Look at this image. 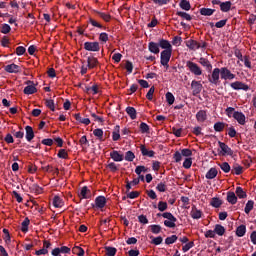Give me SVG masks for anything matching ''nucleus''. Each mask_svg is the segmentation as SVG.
Masks as SVG:
<instances>
[{"instance_id": "nucleus-1", "label": "nucleus", "mask_w": 256, "mask_h": 256, "mask_svg": "<svg viewBox=\"0 0 256 256\" xmlns=\"http://www.w3.org/2000/svg\"><path fill=\"white\" fill-rule=\"evenodd\" d=\"M98 64H99V61L97 60V58L93 56H89L86 62L85 61L82 62L81 75H85L88 69H95V66Z\"/></svg>"}, {"instance_id": "nucleus-2", "label": "nucleus", "mask_w": 256, "mask_h": 256, "mask_svg": "<svg viewBox=\"0 0 256 256\" xmlns=\"http://www.w3.org/2000/svg\"><path fill=\"white\" fill-rule=\"evenodd\" d=\"M171 55H173V50H163L160 54V63L165 67L166 71L169 69V61H171Z\"/></svg>"}, {"instance_id": "nucleus-3", "label": "nucleus", "mask_w": 256, "mask_h": 256, "mask_svg": "<svg viewBox=\"0 0 256 256\" xmlns=\"http://www.w3.org/2000/svg\"><path fill=\"white\" fill-rule=\"evenodd\" d=\"M162 217H164V219H167L164 221V225L166 227H169L170 229H173V227H175V223H177V218H175V216H173L171 212L163 213Z\"/></svg>"}, {"instance_id": "nucleus-4", "label": "nucleus", "mask_w": 256, "mask_h": 256, "mask_svg": "<svg viewBox=\"0 0 256 256\" xmlns=\"http://www.w3.org/2000/svg\"><path fill=\"white\" fill-rule=\"evenodd\" d=\"M186 67L192 72L193 75H196V77L203 75V70L195 62L187 61Z\"/></svg>"}, {"instance_id": "nucleus-5", "label": "nucleus", "mask_w": 256, "mask_h": 256, "mask_svg": "<svg viewBox=\"0 0 256 256\" xmlns=\"http://www.w3.org/2000/svg\"><path fill=\"white\" fill-rule=\"evenodd\" d=\"M220 77L221 79H224V81H231L235 79V74L231 73V70H229L227 67L220 68Z\"/></svg>"}, {"instance_id": "nucleus-6", "label": "nucleus", "mask_w": 256, "mask_h": 256, "mask_svg": "<svg viewBox=\"0 0 256 256\" xmlns=\"http://www.w3.org/2000/svg\"><path fill=\"white\" fill-rule=\"evenodd\" d=\"M192 95L197 96L203 91V84L200 81L193 80L191 82Z\"/></svg>"}, {"instance_id": "nucleus-7", "label": "nucleus", "mask_w": 256, "mask_h": 256, "mask_svg": "<svg viewBox=\"0 0 256 256\" xmlns=\"http://www.w3.org/2000/svg\"><path fill=\"white\" fill-rule=\"evenodd\" d=\"M219 76H221V69L215 68L212 71L211 77L208 78L209 83H212V85H217L219 83Z\"/></svg>"}, {"instance_id": "nucleus-8", "label": "nucleus", "mask_w": 256, "mask_h": 256, "mask_svg": "<svg viewBox=\"0 0 256 256\" xmlns=\"http://www.w3.org/2000/svg\"><path fill=\"white\" fill-rule=\"evenodd\" d=\"M84 49L86 51L97 52L101 49V47L99 46V42H85Z\"/></svg>"}, {"instance_id": "nucleus-9", "label": "nucleus", "mask_w": 256, "mask_h": 256, "mask_svg": "<svg viewBox=\"0 0 256 256\" xmlns=\"http://www.w3.org/2000/svg\"><path fill=\"white\" fill-rule=\"evenodd\" d=\"M230 87H232V89H235V91H249V86L243 82L240 81H236L230 84Z\"/></svg>"}, {"instance_id": "nucleus-10", "label": "nucleus", "mask_w": 256, "mask_h": 256, "mask_svg": "<svg viewBox=\"0 0 256 256\" xmlns=\"http://www.w3.org/2000/svg\"><path fill=\"white\" fill-rule=\"evenodd\" d=\"M186 46L188 49H192V51H197V49H201V47H205V43L199 44L195 40H189L186 42Z\"/></svg>"}, {"instance_id": "nucleus-11", "label": "nucleus", "mask_w": 256, "mask_h": 256, "mask_svg": "<svg viewBox=\"0 0 256 256\" xmlns=\"http://www.w3.org/2000/svg\"><path fill=\"white\" fill-rule=\"evenodd\" d=\"M233 117L235 120H237V123H239V125H245V123H247V118L242 112H234Z\"/></svg>"}, {"instance_id": "nucleus-12", "label": "nucleus", "mask_w": 256, "mask_h": 256, "mask_svg": "<svg viewBox=\"0 0 256 256\" xmlns=\"http://www.w3.org/2000/svg\"><path fill=\"white\" fill-rule=\"evenodd\" d=\"M4 69L7 73H21V66L14 63L10 65H6Z\"/></svg>"}, {"instance_id": "nucleus-13", "label": "nucleus", "mask_w": 256, "mask_h": 256, "mask_svg": "<svg viewBox=\"0 0 256 256\" xmlns=\"http://www.w3.org/2000/svg\"><path fill=\"white\" fill-rule=\"evenodd\" d=\"M158 45L161 47V49H164V51H173V46H171V42L168 40L161 39L159 40Z\"/></svg>"}, {"instance_id": "nucleus-14", "label": "nucleus", "mask_w": 256, "mask_h": 256, "mask_svg": "<svg viewBox=\"0 0 256 256\" xmlns=\"http://www.w3.org/2000/svg\"><path fill=\"white\" fill-rule=\"evenodd\" d=\"M91 191H89V188L87 186H84L80 189V192L78 193V196L80 199H89L91 197Z\"/></svg>"}, {"instance_id": "nucleus-15", "label": "nucleus", "mask_w": 256, "mask_h": 256, "mask_svg": "<svg viewBox=\"0 0 256 256\" xmlns=\"http://www.w3.org/2000/svg\"><path fill=\"white\" fill-rule=\"evenodd\" d=\"M219 147L221 149L222 155H233V151L229 148L227 144L219 142Z\"/></svg>"}, {"instance_id": "nucleus-16", "label": "nucleus", "mask_w": 256, "mask_h": 256, "mask_svg": "<svg viewBox=\"0 0 256 256\" xmlns=\"http://www.w3.org/2000/svg\"><path fill=\"white\" fill-rule=\"evenodd\" d=\"M196 119L198 123H205L207 121V112L205 110H200L196 114Z\"/></svg>"}, {"instance_id": "nucleus-17", "label": "nucleus", "mask_w": 256, "mask_h": 256, "mask_svg": "<svg viewBox=\"0 0 256 256\" xmlns=\"http://www.w3.org/2000/svg\"><path fill=\"white\" fill-rule=\"evenodd\" d=\"M95 203L98 209H103V207H105V205L107 204V199L104 196H98L95 199Z\"/></svg>"}, {"instance_id": "nucleus-18", "label": "nucleus", "mask_w": 256, "mask_h": 256, "mask_svg": "<svg viewBox=\"0 0 256 256\" xmlns=\"http://www.w3.org/2000/svg\"><path fill=\"white\" fill-rule=\"evenodd\" d=\"M140 151L144 157H154L155 156V152L153 150L147 149V147H145V145L140 146Z\"/></svg>"}, {"instance_id": "nucleus-19", "label": "nucleus", "mask_w": 256, "mask_h": 256, "mask_svg": "<svg viewBox=\"0 0 256 256\" xmlns=\"http://www.w3.org/2000/svg\"><path fill=\"white\" fill-rule=\"evenodd\" d=\"M190 215L192 219H201L203 212L197 209V207L193 206Z\"/></svg>"}, {"instance_id": "nucleus-20", "label": "nucleus", "mask_w": 256, "mask_h": 256, "mask_svg": "<svg viewBox=\"0 0 256 256\" xmlns=\"http://www.w3.org/2000/svg\"><path fill=\"white\" fill-rule=\"evenodd\" d=\"M148 49L150 51V53H154V55L159 54V43H155V42H150L148 44Z\"/></svg>"}, {"instance_id": "nucleus-21", "label": "nucleus", "mask_w": 256, "mask_h": 256, "mask_svg": "<svg viewBox=\"0 0 256 256\" xmlns=\"http://www.w3.org/2000/svg\"><path fill=\"white\" fill-rule=\"evenodd\" d=\"M110 157L111 159H113V161H116V162L123 161V154H120L119 151H116V150L110 153Z\"/></svg>"}, {"instance_id": "nucleus-22", "label": "nucleus", "mask_w": 256, "mask_h": 256, "mask_svg": "<svg viewBox=\"0 0 256 256\" xmlns=\"http://www.w3.org/2000/svg\"><path fill=\"white\" fill-rule=\"evenodd\" d=\"M226 199L231 205H235L237 203V195H235V192H227Z\"/></svg>"}, {"instance_id": "nucleus-23", "label": "nucleus", "mask_w": 256, "mask_h": 256, "mask_svg": "<svg viewBox=\"0 0 256 256\" xmlns=\"http://www.w3.org/2000/svg\"><path fill=\"white\" fill-rule=\"evenodd\" d=\"M26 139L27 141H33L35 137V133L33 132V127L31 126H26Z\"/></svg>"}, {"instance_id": "nucleus-24", "label": "nucleus", "mask_w": 256, "mask_h": 256, "mask_svg": "<svg viewBox=\"0 0 256 256\" xmlns=\"http://www.w3.org/2000/svg\"><path fill=\"white\" fill-rule=\"evenodd\" d=\"M199 63L200 65H202V67H206L208 71H211V69H213V65H211V62H209L207 58H200Z\"/></svg>"}, {"instance_id": "nucleus-25", "label": "nucleus", "mask_w": 256, "mask_h": 256, "mask_svg": "<svg viewBox=\"0 0 256 256\" xmlns=\"http://www.w3.org/2000/svg\"><path fill=\"white\" fill-rule=\"evenodd\" d=\"M210 205L212 207H215V209H218V207H221L223 205V200H221L218 197H214V198L211 199Z\"/></svg>"}, {"instance_id": "nucleus-26", "label": "nucleus", "mask_w": 256, "mask_h": 256, "mask_svg": "<svg viewBox=\"0 0 256 256\" xmlns=\"http://www.w3.org/2000/svg\"><path fill=\"white\" fill-rule=\"evenodd\" d=\"M231 5V1L222 2L220 3V9L223 11V13H227L231 10Z\"/></svg>"}, {"instance_id": "nucleus-27", "label": "nucleus", "mask_w": 256, "mask_h": 256, "mask_svg": "<svg viewBox=\"0 0 256 256\" xmlns=\"http://www.w3.org/2000/svg\"><path fill=\"white\" fill-rule=\"evenodd\" d=\"M25 95H33V93H37V88L35 85L31 84L24 88Z\"/></svg>"}, {"instance_id": "nucleus-28", "label": "nucleus", "mask_w": 256, "mask_h": 256, "mask_svg": "<svg viewBox=\"0 0 256 256\" xmlns=\"http://www.w3.org/2000/svg\"><path fill=\"white\" fill-rule=\"evenodd\" d=\"M52 203H53L54 207H56V208H61V207H63V205H65V203L63 202V199H61V197H59V196H55L53 198Z\"/></svg>"}, {"instance_id": "nucleus-29", "label": "nucleus", "mask_w": 256, "mask_h": 256, "mask_svg": "<svg viewBox=\"0 0 256 256\" xmlns=\"http://www.w3.org/2000/svg\"><path fill=\"white\" fill-rule=\"evenodd\" d=\"M213 13H215V9H211V8H201L200 9V14L204 15L205 17H211V15H213Z\"/></svg>"}, {"instance_id": "nucleus-30", "label": "nucleus", "mask_w": 256, "mask_h": 256, "mask_svg": "<svg viewBox=\"0 0 256 256\" xmlns=\"http://www.w3.org/2000/svg\"><path fill=\"white\" fill-rule=\"evenodd\" d=\"M126 113L129 115L130 119H137V110L134 107H127Z\"/></svg>"}, {"instance_id": "nucleus-31", "label": "nucleus", "mask_w": 256, "mask_h": 256, "mask_svg": "<svg viewBox=\"0 0 256 256\" xmlns=\"http://www.w3.org/2000/svg\"><path fill=\"white\" fill-rule=\"evenodd\" d=\"M119 125L115 126L114 131L112 133V139L113 141H119L121 139V134L119 133Z\"/></svg>"}, {"instance_id": "nucleus-32", "label": "nucleus", "mask_w": 256, "mask_h": 256, "mask_svg": "<svg viewBox=\"0 0 256 256\" xmlns=\"http://www.w3.org/2000/svg\"><path fill=\"white\" fill-rule=\"evenodd\" d=\"M255 205V202H253V200H249L247 203H246V206L244 208V211L247 215H249V213H251V211H253V207Z\"/></svg>"}, {"instance_id": "nucleus-33", "label": "nucleus", "mask_w": 256, "mask_h": 256, "mask_svg": "<svg viewBox=\"0 0 256 256\" xmlns=\"http://www.w3.org/2000/svg\"><path fill=\"white\" fill-rule=\"evenodd\" d=\"M245 233H247V228L245 227V225H241L236 229V235L238 237H243Z\"/></svg>"}, {"instance_id": "nucleus-34", "label": "nucleus", "mask_w": 256, "mask_h": 256, "mask_svg": "<svg viewBox=\"0 0 256 256\" xmlns=\"http://www.w3.org/2000/svg\"><path fill=\"white\" fill-rule=\"evenodd\" d=\"M214 233H216V235H219L220 237L225 235V227L217 224L215 226Z\"/></svg>"}, {"instance_id": "nucleus-35", "label": "nucleus", "mask_w": 256, "mask_h": 256, "mask_svg": "<svg viewBox=\"0 0 256 256\" xmlns=\"http://www.w3.org/2000/svg\"><path fill=\"white\" fill-rule=\"evenodd\" d=\"M217 170L215 168H211L207 173H206V179H215L217 177Z\"/></svg>"}, {"instance_id": "nucleus-36", "label": "nucleus", "mask_w": 256, "mask_h": 256, "mask_svg": "<svg viewBox=\"0 0 256 256\" xmlns=\"http://www.w3.org/2000/svg\"><path fill=\"white\" fill-rule=\"evenodd\" d=\"M29 218H25L24 221L21 224V231L23 233H27V231H29Z\"/></svg>"}, {"instance_id": "nucleus-37", "label": "nucleus", "mask_w": 256, "mask_h": 256, "mask_svg": "<svg viewBox=\"0 0 256 256\" xmlns=\"http://www.w3.org/2000/svg\"><path fill=\"white\" fill-rule=\"evenodd\" d=\"M96 15H98V17H101V19H103V21H106V23H109V21H111V15L107 14V13H103V12H96Z\"/></svg>"}, {"instance_id": "nucleus-38", "label": "nucleus", "mask_w": 256, "mask_h": 256, "mask_svg": "<svg viewBox=\"0 0 256 256\" xmlns=\"http://www.w3.org/2000/svg\"><path fill=\"white\" fill-rule=\"evenodd\" d=\"M72 253L74 255H78V256H83L85 255V250H83V248L79 247V246H75L73 249H72Z\"/></svg>"}, {"instance_id": "nucleus-39", "label": "nucleus", "mask_w": 256, "mask_h": 256, "mask_svg": "<svg viewBox=\"0 0 256 256\" xmlns=\"http://www.w3.org/2000/svg\"><path fill=\"white\" fill-rule=\"evenodd\" d=\"M150 239H151L152 245H161V243H163V237L161 236H158V237L150 236Z\"/></svg>"}, {"instance_id": "nucleus-40", "label": "nucleus", "mask_w": 256, "mask_h": 256, "mask_svg": "<svg viewBox=\"0 0 256 256\" xmlns=\"http://www.w3.org/2000/svg\"><path fill=\"white\" fill-rule=\"evenodd\" d=\"M236 195L239 199H245L247 197V193L241 187L236 188Z\"/></svg>"}, {"instance_id": "nucleus-41", "label": "nucleus", "mask_w": 256, "mask_h": 256, "mask_svg": "<svg viewBox=\"0 0 256 256\" xmlns=\"http://www.w3.org/2000/svg\"><path fill=\"white\" fill-rule=\"evenodd\" d=\"M180 7L184 11H189L191 9V4L187 0H181Z\"/></svg>"}, {"instance_id": "nucleus-42", "label": "nucleus", "mask_w": 256, "mask_h": 256, "mask_svg": "<svg viewBox=\"0 0 256 256\" xmlns=\"http://www.w3.org/2000/svg\"><path fill=\"white\" fill-rule=\"evenodd\" d=\"M156 189L160 193H165V191H167V183L166 182L158 183V185L156 186Z\"/></svg>"}, {"instance_id": "nucleus-43", "label": "nucleus", "mask_w": 256, "mask_h": 256, "mask_svg": "<svg viewBox=\"0 0 256 256\" xmlns=\"http://www.w3.org/2000/svg\"><path fill=\"white\" fill-rule=\"evenodd\" d=\"M166 101L168 105H173L175 103V96L171 92L166 93Z\"/></svg>"}, {"instance_id": "nucleus-44", "label": "nucleus", "mask_w": 256, "mask_h": 256, "mask_svg": "<svg viewBox=\"0 0 256 256\" xmlns=\"http://www.w3.org/2000/svg\"><path fill=\"white\" fill-rule=\"evenodd\" d=\"M93 135L99 139V141H103V129H95L93 131Z\"/></svg>"}, {"instance_id": "nucleus-45", "label": "nucleus", "mask_w": 256, "mask_h": 256, "mask_svg": "<svg viewBox=\"0 0 256 256\" xmlns=\"http://www.w3.org/2000/svg\"><path fill=\"white\" fill-rule=\"evenodd\" d=\"M219 167L224 171V173H229V171H231V166L227 162L219 164Z\"/></svg>"}, {"instance_id": "nucleus-46", "label": "nucleus", "mask_w": 256, "mask_h": 256, "mask_svg": "<svg viewBox=\"0 0 256 256\" xmlns=\"http://www.w3.org/2000/svg\"><path fill=\"white\" fill-rule=\"evenodd\" d=\"M223 129H225V123L217 122L214 124V131L221 132Z\"/></svg>"}, {"instance_id": "nucleus-47", "label": "nucleus", "mask_w": 256, "mask_h": 256, "mask_svg": "<svg viewBox=\"0 0 256 256\" xmlns=\"http://www.w3.org/2000/svg\"><path fill=\"white\" fill-rule=\"evenodd\" d=\"M177 16L185 19V21H191L192 17L186 12H177Z\"/></svg>"}, {"instance_id": "nucleus-48", "label": "nucleus", "mask_w": 256, "mask_h": 256, "mask_svg": "<svg viewBox=\"0 0 256 256\" xmlns=\"http://www.w3.org/2000/svg\"><path fill=\"white\" fill-rule=\"evenodd\" d=\"M175 241H177V235H172L165 239L166 245H173V243H175Z\"/></svg>"}, {"instance_id": "nucleus-49", "label": "nucleus", "mask_w": 256, "mask_h": 256, "mask_svg": "<svg viewBox=\"0 0 256 256\" xmlns=\"http://www.w3.org/2000/svg\"><path fill=\"white\" fill-rule=\"evenodd\" d=\"M99 41H101V43H107V41H109V35L105 32L100 33Z\"/></svg>"}, {"instance_id": "nucleus-50", "label": "nucleus", "mask_w": 256, "mask_h": 256, "mask_svg": "<svg viewBox=\"0 0 256 256\" xmlns=\"http://www.w3.org/2000/svg\"><path fill=\"white\" fill-rule=\"evenodd\" d=\"M193 247H195V243L194 242H188L187 244H185L183 247H182V251L184 253H187V251H189V249H193Z\"/></svg>"}, {"instance_id": "nucleus-51", "label": "nucleus", "mask_w": 256, "mask_h": 256, "mask_svg": "<svg viewBox=\"0 0 256 256\" xmlns=\"http://www.w3.org/2000/svg\"><path fill=\"white\" fill-rule=\"evenodd\" d=\"M117 253V249L113 247H106V255L107 256H114Z\"/></svg>"}, {"instance_id": "nucleus-52", "label": "nucleus", "mask_w": 256, "mask_h": 256, "mask_svg": "<svg viewBox=\"0 0 256 256\" xmlns=\"http://www.w3.org/2000/svg\"><path fill=\"white\" fill-rule=\"evenodd\" d=\"M150 229L154 235H159V233H161V227L159 225H151Z\"/></svg>"}, {"instance_id": "nucleus-53", "label": "nucleus", "mask_w": 256, "mask_h": 256, "mask_svg": "<svg viewBox=\"0 0 256 256\" xmlns=\"http://www.w3.org/2000/svg\"><path fill=\"white\" fill-rule=\"evenodd\" d=\"M0 31L4 35H7V33H10L11 31V26H9V24H3Z\"/></svg>"}, {"instance_id": "nucleus-54", "label": "nucleus", "mask_w": 256, "mask_h": 256, "mask_svg": "<svg viewBox=\"0 0 256 256\" xmlns=\"http://www.w3.org/2000/svg\"><path fill=\"white\" fill-rule=\"evenodd\" d=\"M191 165H193V161L191 160V158H186L183 163V168L191 169Z\"/></svg>"}, {"instance_id": "nucleus-55", "label": "nucleus", "mask_w": 256, "mask_h": 256, "mask_svg": "<svg viewBox=\"0 0 256 256\" xmlns=\"http://www.w3.org/2000/svg\"><path fill=\"white\" fill-rule=\"evenodd\" d=\"M155 93V87H151L148 91V93L146 94V98L148 99V101H153V94Z\"/></svg>"}, {"instance_id": "nucleus-56", "label": "nucleus", "mask_w": 256, "mask_h": 256, "mask_svg": "<svg viewBox=\"0 0 256 256\" xmlns=\"http://www.w3.org/2000/svg\"><path fill=\"white\" fill-rule=\"evenodd\" d=\"M140 131L141 133H149V125H147L145 122H142L140 124Z\"/></svg>"}, {"instance_id": "nucleus-57", "label": "nucleus", "mask_w": 256, "mask_h": 256, "mask_svg": "<svg viewBox=\"0 0 256 256\" xmlns=\"http://www.w3.org/2000/svg\"><path fill=\"white\" fill-rule=\"evenodd\" d=\"M225 25H227V19L220 20L215 23V27H217V29H223V27H225Z\"/></svg>"}, {"instance_id": "nucleus-58", "label": "nucleus", "mask_w": 256, "mask_h": 256, "mask_svg": "<svg viewBox=\"0 0 256 256\" xmlns=\"http://www.w3.org/2000/svg\"><path fill=\"white\" fill-rule=\"evenodd\" d=\"M232 171L235 173V175H241V173H243V167L240 165H235Z\"/></svg>"}, {"instance_id": "nucleus-59", "label": "nucleus", "mask_w": 256, "mask_h": 256, "mask_svg": "<svg viewBox=\"0 0 256 256\" xmlns=\"http://www.w3.org/2000/svg\"><path fill=\"white\" fill-rule=\"evenodd\" d=\"M68 156H69V155L67 154V151H66L65 149L59 150V152H58V157H59L60 159H67Z\"/></svg>"}, {"instance_id": "nucleus-60", "label": "nucleus", "mask_w": 256, "mask_h": 256, "mask_svg": "<svg viewBox=\"0 0 256 256\" xmlns=\"http://www.w3.org/2000/svg\"><path fill=\"white\" fill-rule=\"evenodd\" d=\"M135 159V154L131 151L126 152L125 160L126 161H133Z\"/></svg>"}, {"instance_id": "nucleus-61", "label": "nucleus", "mask_w": 256, "mask_h": 256, "mask_svg": "<svg viewBox=\"0 0 256 256\" xmlns=\"http://www.w3.org/2000/svg\"><path fill=\"white\" fill-rule=\"evenodd\" d=\"M158 209L159 211H167V202L160 201L158 203Z\"/></svg>"}, {"instance_id": "nucleus-62", "label": "nucleus", "mask_w": 256, "mask_h": 256, "mask_svg": "<svg viewBox=\"0 0 256 256\" xmlns=\"http://www.w3.org/2000/svg\"><path fill=\"white\" fill-rule=\"evenodd\" d=\"M46 106L51 111H55V102L53 100H46Z\"/></svg>"}, {"instance_id": "nucleus-63", "label": "nucleus", "mask_w": 256, "mask_h": 256, "mask_svg": "<svg viewBox=\"0 0 256 256\" xmlns=\"http://www.w3.org/2000/svg\"><path fill=\"white\" fill-rule=\"evenodd\" d=\"M182 159H183V154H181V152L177 151L174 153V160L176 161V163H179Z\"/></svg>"}, {"instance_id": "nucleus-64", "label": "nucleus", "mask_w": 256, "mask_h": 256, "mask_svg": "<svg viewBox=\"0 0 256 256\" xmlns=\"http://www.w3.org/2000/svg\"><path fill=\"white\" fill-rule=\"evenodd\" d=\"M25 47H23V46H19V47H17L16 48V54L17 55H25Z\"/></svg>"}]
</instances>
